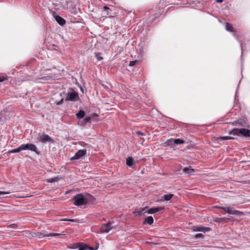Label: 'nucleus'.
Listing matches in <instances>:
<instances>
[{"mask_svg": "<svg viewBox=\"0 0 250 250\" xmlns=\"http://www.w3.org/2000/svg\"><path fill=\"white\" fill-rule=\"evenodd\" d=\"M163 12V9L161 8L159 5H156L151 10L146 11L145 13L144 20L145 23L147 26H150L156 22V20L159 18Z\"/></svg>", "mask_w": 250, "mask_h": 250, "instance_id": "1", "label": "nucleus"}, {"mask_svg": "<svg viewBox=\"0 0 250 250\" xmlns=\"http://www.w3.org/2000/svg\"><path fill=\"white\" fill-rule=\"evenodd\" d=\"M73 204L77 206L85 205L88 203L93 202L95 198L89 193H79L75 195L72 199Z\"/></svg>", "mask_w": 250, "mask_h": 250, "instance_id": "2", "label": "nucleus"}, {"mask_svg": "<svg viewBox=\"0 0 250 250\" xmlns=\"http://www.w3.org/2000/svg\"><path fill=\"white\" fill-rule=\"evenodd\" d=\"M229 134L233 135H242L245 137H250V130L249 129L242 128H234L229 132Z\"/></svg>", "mask_w": 250, "mask_h": 250, "instance_id": "3", "label": "nucleus"}, {"mask_svg": "<svg viewBox=\"0 0 250 250\" xmlns=\"http://www.w3.org/2000/svg\"><path fill=\"white\" fill-rule=\"evenodd\" d=\"M21 146L23 150H29L35 152L37 155L41 154V152L38 150L36 146L33 144H22Z\"/></svg>", "mask_w": 250, "mask_h": 250, "instance_id": "4", "label": "nucleus"}, {"mask_svg": "<svg viewBox=\"0 0 250 250\" xmlns=\"http://www.w3.org/2000/svg\"><path fill=\"white\" fill-rule=\"evenodd\" d=\"M73 92L66 93L65 101H77L79 100V94L72 89Z\"/></svg>", "mask_w": 250, "mask_h": 250, "instance_id": "5", "label": "nucleus"}, {"mask_svg": "<svg viewBox=\"0 0 250 250\" xmlns=\"http://www.w3.org/2000/svg\"><path fill=\"white\" fill-rule=\"evenodd\" d=\"M37 140L39 142L42 143H46L47 142L53 143L54 142L51 137L44 133H42L41 135L39 134V136L37 137Z\"/></svg>", "mask_w": 250, "mask_h": 250, "instance_id": "6", "label": "nucleus"}, {"mask_svg": "<svg viewBox=\"0 0 250 250\" xmlns=\"http://www.w3.org/2000/svg\"><path fill=\"white\" fill-rule=\"evenodd\" d=\"M219 208L223 209L224 211H225L226 212H227L229 214H232V215H243V213L240 211L233 209L231 207H218Z\"/></svg>", "mask_w": 250, "mask_h": 250, "instance_id": "7", "label": "nucleus"}, {"mask_svg": "<svg viewBox=\"0 0 250 250\" xmlns=\"http://www.w3.org/2000/svg\"><path fill=\"white\" fill-rule=\"evenodd\" d=\"M87 150L86 149H83L78 150L76 152L74 156L72 157L70 160L71 161L74 160H78L80 158H83L86 155Z\"/></svg>", "mask_w": 250, "mask_h": 250, "instance_id": "8", "label": "nucleus"}, {"mask_svg": "<svg viewBox=\"0 0 250 250\" xmlns=\"http://www.w3.org/2000/svg\"><path fill=\"white\" fill-rule=\"evenodd\" d=\"M52 16L57 23L61 26H63L66 23L65 20L61 16L58 15L56 12L52 11Z\"/></svg>", "mask_w": 250, "mask_h": 250, "instance_id": "9", "label": "nucleus"}, {"mask_svg": "<svg viewBox=\"0 0 250 250\" xmlns=\"http://www.w3.org/2000/svg\"><path fill=\"white\" fill-rule=\"evenodd\" d=\"M185 142L184 140L181 139H170L168 140L165 144L167 146H172L173 144H183Z\"/></svg>", "mask_w": 250, "mask_h": 250, "instance_id": "10", "label": "nucleus"}, {"mask_svg": "<svg viewBox=\"0 0 250 250\" xmlns=\"http://www.w3.org/2000/svg\"><path fill=\"white\" fill-rule=\"evenodd\" d=\"M111 223L110 222H108L107 223L104 224L100 228V230L101 233H107L111 229L112 227H111Z\"/></svg>", "mask_w": 250, "mask_h": 250, "instance_id": "11", "label": "nucleus"}, {"mask_svg": "<svg viewBox=\"0 0 250 250\" xmlns=\"http://www.w3.org/2000/svg\"><path fill=\"white\" fill-rule=\"evenodd\" d=\"M164 209L165 208L164 207H153L145 211V212L148 214H154L158 212L163 211Z\"/></svg>", "mask_w": 250, "mask_h": 250, "instance_id": "12", "label": "nucleus"}, {"mask_svg": "<svg viewBox=\"0 0 250 250\" xmlns=\"http://www.w3.org/2000/svg\"><path fill=\"white\" fill-rule=\"evenodd\" d=\"M192 229L194 231H202L204 232L206 231H209L211 230V229L209 227H205L198 226H193Z\"/></svg>", "mask_w": 250, "mask_h": 250, "instance_id": "13", "label": "nucleus"}, {"mask_svg": "<svg viewBox=\"0 0 250 250\" xmlns=\"http://www.w3.org/2000/svg\"><path fill=\"white\" fill-rule=\"evenodd\" d=\"M88 245L83 242H79L74 244V248L79 249V250H87Z\"/></svg>", "mask_w": 250, "mask_h": 250, "instance_id": "14", "label": "nucleus"}, {"mask_svg": "<svg viewBox=\"0 0 250 250\" xmlns=\"http://www.w3.org/2000/svg\"><path fill=\"white\" fill-rule=\"evenodd\" d=\"M154 222L153 218L151 216H149L145 218L143 221V224L144 225H152Z\"/></svg>", "mask_w": 250, "mask_h": 250, "instance_id": "15", "label": "nucleus"}, {"mask_svg": "<svg viewBox=\"0 0 250 250\" xmlns=\"http://www.w3.org/2000/svg\"><path fill=\"white\" fill-rule=\"evenodd\" d=\"M183 171L185 173L190 175L192 174V173L194 172V169L192 168L191 167H189L184 168Z\"/></svg>", "mask_w": 250, "mask_h": 250, "instance_id": "16", "label": "nucleus"}, {"mask_svg": "<svg viewBox=\"0 0 250 250\" xmlns=\"http://www.w3.org/2000/svg\"><path fill=\"white\" fill-rule=\"evenodd\" d=\"M225 24H226L225 27H226V30H227L228 31H229V32H233V33L235 32V30L234 29L233 27L230 23H229V22H225Z\"/></svg>", "mask_w": 250, "mask_h": 250, "instance_id": "17", "label": "nucleus"}, {"mask_svg": "<svg viewBox=\"0 0 250 250\" xmlns=\"http://www.w3.org/2000/svg\"><path fill=\"white\" fill-rule=\"evenodd\" d=\"M85 113L83 110L80 109L76 114V116L78 119H82L85 116Z\"/></svg>", "mask_w": 250, "mask_h": 250, "instance_id": "18", "label": "nucleus"}, {"mask_svg": "<svg viewBox=\"0 0 250 250\" xmlns=\"http://www.w3.org/2000/svg\"><path fill=\"white\" fill-rule=\"evenodd\" d=\"M229 221V219L225 217L217 218L216 222L218 223H228Z\"/></svg>", "mask_w": 250, "mask_h": 250, "instance_id": "19", "label": "nucleus"}, {"mask_svg": "<svg viewBox=\"0 0 250 250\" xmlns=\"http://www.w3.org/2000/svg\"><path fill=\"white\" fill-rule=\"evenodd\" d=\"M239 122V125L242 126L244 127H249L248 124L243 119H239L238 120Z\"/></svg>", "mask_w": 250, "mask_h": 250, "instance_id": "20", "label": "nucleus"}, {"mask_svg": "<svg viewBox=\"0 0 250 250\" xmlns=\"http://www.w3.org/2000/svg\"><path fill=\"white\" fill-rule=\"evenodd\" d=\"M133 163H134V159L132 157L129 156L126 158V164L127 166H128V167H131L133 166Z\"/></svg>", "mask_w": 250, "mask_h": 250, "instance_id": "21", "label": "nucleus"}, {"mask_svg": "<svg viewBox=\"0 0 250 250\" xmlns=\"http://www.w3.org/2000/svg\"><path fill=\"white\" fill-rule=\"evenodd\" d=\"M104 11H106V15L110 17H113L114 16L111 14V9L107 6H104Z\"/></svg>", "mask_w": 250, "mask_h": 250, "instance_id": "22", "label": "nucleus"}, {"mask_svg": "<svg viewBox=\"0 0 250 250\" xmlns=\"http://www.w3.org/2000/svg\"><path fill=\"white\" fill-rule=\"evenodd\" d=\"M34 235H33V236H38L40 238H43V237L47 236L48 233H46L44 232H38L37 233H34Z\"/></svg>", "mask_w": 250, "mask_h": 250, "instance_id": "23", "label": "nucleus"}, {"mask_svg": "<svg viewBox=\"0 0 250 250\" xmlns=\"http://www.w3.org/2000/svg\"><path fill=\"white\" fill-rule=\"evenodd\" d=\"M21 150H23V149H22V146L21 145L18 148L10 150L8 152L9 153H18V152H20Z\"/></svg>", "mask_w": 250, "mask_h": 250, "instance_id": "24", "label": "nucleus"}, {"mask_svg": "<svg viewBox=\"0 0 250 250\" xmlns=\"http://www.w3.org/2000/svg\"><path fill=\"white\" fill-rule=\"evenodd\" d=\"M174 195L171 193L165 194L163 195V198L165 201H169L173 197Z\"/></svg>", "mask_w": 250, "mask_h": 250, "instance_id": "25", "label": "nucleus"}, {"mask_svg": "<svg viewBox=\"0 0 250 250\" xmlns=\"http://www.w3.org/2000/svg\"><path fill=\"white\" fill-rule=\"evenodd\" d=\"M148 208L147 207H146L145 208H140V209H139L138 210H136V212H137L138 213V214L139 215H144V214L146 213L145 212V210L146 209H147Z\"/></svg>", "mask_w": 250, "mask_h": 250, "instance_id": "26", "label": "nucleus"}, {"mask_svg": "<svg viewBox=\"0 0 250 250\" xmlns=\"http://www.w3.org/2000/svg\"><path fill=\"white\" fill-rule=\"evenodd\" d=\"M233 139L234 138L232 137L226 136H220L219 137H218L217 139L218 140H231V139Z\"/></svg>", "mask_w": 250, "mask_h": 250, "instance_id": "27", "label": "nucleus"}, {"mask_svg": "<svg viewBox=\"0 0 250 250\" xmlns=\"http://www.w3.org/2000/svg\"><path fill=\"white\" fill-rule=\"evenodd\" d=\"M95 57L98 61H101L103 59V58L101 56V53H95Z\"/></svg>", "mask_w": 250, "mask_h": 250, "instance_id": "28", "label": "nucleus"}, {"mask_svg": "<svg viewBox=\"0 0 250 250\" xmlns=\"http://www.w3.org/2000/svg\"><path fill=\"white\" fill-rule=\"evenodd\" d=\"M84 122L86 123V124L91 123L92 120V117L90 116H87L84 119Z\"/></svg>", "mask_w": 250, "mask_h": 250, "instance_id": "29", "label": "nucleus"}, {"mask_svg": "<svg viewBox=\"0 0 250 250\" xmlns=\"http://www.w3.org/2000/svg\"><path fill=\"white\" fill-rule=\"evenodd\" d=\"M137 63H138V61H137V60L130 61L129 62V66H133Z\"/></svg>", "mask_w": 250, "mask_h": 250, "instance_id": "30", "label": "nucleus"}, {"mask_svg": "<svg viewBox=\"0 0 250 250\" xmlns=\"http://www.w3.org/2000/svg\"><path fill=\"white\" fill-rule=\"evenodd\" d=\"M7 80V77L6 75H2L0 76V83Z\"/></svg>", "mask_w": 250, "mask_h": 250, "instance_id": "31", "label": "nucleus"}, {"mask_svg": "<svg viewBox=\"0 0 250 250\" xmlns=\"http://www.w3.org/2000/svg\"><path fill=\"white\" fill-rule=\"evenodd\" d=\"M90 117H92V120L93 121H96L98 115L96 113H93Z\"/></svg>", "mask_w": 250, "mask_h": 250, "instance_id": "32", "label": "nucleus"}, {"mask_svg": "<svg viewBox=\"0 0 250 250\" xmlns=\"http://www.w3.org/2000/svg\"><path fill=\"white\" fill-rule=\"evenodd\" d=\"M204 237V235L202 233H197L194 236V238H203Z\"/></svg>", "mask_w": 250, "mask_h": 250, "instance_id": "33", "label": "nucleus"}, {"mask_svg": "<svg viewBox=\"0 0 250 250\" xmlns=\"http://www.w3.org/2000/svg\"><path fill=\"white\" fill-rule=\"evenodd\" d=\"M79 124L81 125V126H84L85 125L87 124L86 122H84V119H83L82 120H80L79 122Z\"/></svg>", "mask_w": 250, "mask_h": 250, "instance_id": "34", "label": "nucleus"}, {"mask_svg": "<svg viewBox=\"0 0 250 250\" xmlns=\"http://www.w3.org/2000/svg\"><path fill=\"white\" fill-rule=\"evenodd\" d=\"M60 235L61 234L57 233H48L47 236H57Z\"/></svg>", "mask_w": 250, "mask_h": 250, "instance_id": "35", "label": "nucleus"}, {"mask_svg": "<svg viewBox=\"0 0 250 250\" xmlns=\"http://www.w3.org/2000/svg\"><path fill=\"white\" fill-rule=\"evenodd\" d=\"M136 134L138 135V136H140V135H141V136H145V133L143 132H141V131H137L136 132Z\"/></svg>", "mask_w": 250, "mask_h": 250, "instance_id": "36", "label": "nucleus"}, {"mask_svg": "<svg viewBox=\"0 0 250 250\" xmlns=\"http://www.w3.org/2000/svg\"><path fill=\"white\" fill-rule=\"evenodd\" d=\"M64 221H70L72 222H78V220L77 219H65Z\"/></svg>", "mask_w": 250, "mask_h": 250, "instance_id": "37", "label": "nucleus"}, {"mask_svg": "<svg viewBox=\"0 0 250 250\" xmlns=\"http://www.w3.org/2000/svg\"><path fill=\"white\" fill-rule=\"evenodd\" d=\"M8 227L13 229H16L17 228V225L15 224H11L8 226Z\"/></svg>", "mask_w": 250, "mask_h": 250, "instance_id": "38", "label": "nucleus"}, {"mask_svg": "<svg viewBox=\"0 0 250 250\" xmlns=\"http://www.w3.org/2000/svg\"><path fill=\"white\" fill-rule=\"evenodd\" d=\"M64 99L62 98L59 102H56L57 105H61L63 103Z\"/></svg>", "mask_w": 250, "mask_h": 250, "instance_id": "39", "label": "nucleus"}, {"mask_svg": "<svg viewBox=\"0 0 250 250\" xmlns=\"http://www.w3.org/2000/svg\"><path fill=\"white\" fill-rule=\"evenodd\" d=\"M79 143L82 146H85L87 145V144H86L83 141L79 142Z\"/></svg>", "mask_w": 250, "mask_h": 250, "instance_id": "40", "label": "nucleus"}, {"mask_svg": "<svg viewBox=\"0 0 250 250\" xmlns=\"http://www.w3.org/2000/svg\"><path fill=\"white\" fill-rule=\"evenodd\" d=\"M10 193L9 192H5V191H0V196H1L4 194H9Z\"/></svg>", "mask_w": 250, "mask_h": 250, "instance_id": "41", "label": "nucleus"}, {"mask_svg": "<svg viewBox=\"0 0 250 250\" xmlns=\"http://www.w3.org/2000/svg\"><path fill=\"white\" fill-rule=\"evenodd\" d=\"M232 125H239V122H238V120L234 121L232 123Z\"/></svg>", "mask_w": 250, "mask_h": 250, "instance_id": "42", "label": "nucleus"}, {"mask_svg": "<svg viewBox=\"0 0 250 250\" xmlns=\"http://www.w3.org/2000/svg\"><path fill=\"white\" fill-rule=\"evenodd\" d=\"M99 247V244L98 242H96V246L95 247V250H97Z\"/></svg>", "mask_w": 250, "mask_h": 250, "instance_id": "43", "label": "nucleus"}, {"mask_svg": "<svg viewBox=\"0 0 250 250\" xmlns=\"http://www.w3.org/2000/svg\"><path fill=\"white\" fill-rule=\"evenodd\" d=\"M72 12L73 13H74V14H77V12L76 9L75 8L72 9Z\"/></svg>", "mask_w": 250, "mask_h": 250, "instance_id": "44", "label": "nucleus"}, {"mask_svg": "<svg viewBox=\"0 0 250 250\" xmlns=\"http://www.w3.org/2000/svg\"><path fill=\"white\" fill-rule=\"evenodd\" d=\"M87 250H95V248H93V247H90V246H88Z\"/></svg>", "mask_w": 250, "mask_h": 250, "instance_id": "45", "label": "nucleus"}, {"mask_svg": "<svg viewBox=\"0 0 250 250\" xmlns=\"http://www.w3.org/2000/svg\"><path fill=\"white\" fill-rule=\"evenodd\" d=\"M3 115L2 114L0 113V122L2 121Z\"/></svg>", "mask_w": 250, "mask_h": 250, "instance_id": "46", "label": "nucleus"}, {"mask_svg": "<svg viewBox=\"0 0 250 250\" xmlns=\"http://www.w3.org/2000/svg\"><path fill=\"white\" fill-rule=\"evenodd\" d=\"M224 0H216V2L218 3H221Z\"/></svg>", "mask_w": 250, "mask_h": 250, "instance_id": "47", "label": "nucleus"}, {"mask_svg": "<svg viewBox=\"0 0 250 250\" xmlns=\"http://www.w3.org/2000/svg\"><path fill=\"white\" fill-rule=\"evenodd\" d=\"M140 140L142 141V143H143L145 141V139L144 138H140Z\"/></svg>", "mask_w": 250, "mask_h": 250, "instance_id": "48", "label": "nucleus"}, {"mask_svg": "<svg viewBox=\"0 0 250 250\" xmlns=\"http://www.w3.org/2000/svg\"><path fill=\"white\" fill-rule=\"evenodd\" d=\"M54 181H55V180H54V179L53 178H52V179L49 180V182H53Z\"/></svg>", "mask_w": 250, "mask_h": 250, "instance_id": "49", "label": "nucleus"}, {"mask_svg": "<svg viewBox=\"0 0 250 250\" xmlns=\"http://www.w3.org/2000/svg\"><path fill=\"white\" fill-rule=\"evenodd\" d=\"M80 89H81V91L83 93V92H84V90H83V87H81Z\"/></svg>", "mask_w": 250, "mask_h": 250, "instance_id": "50", "label": "nucleus"}]
</instances>
